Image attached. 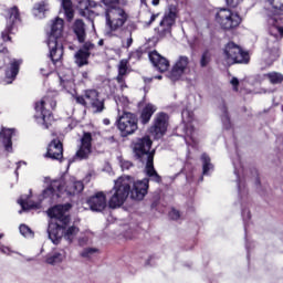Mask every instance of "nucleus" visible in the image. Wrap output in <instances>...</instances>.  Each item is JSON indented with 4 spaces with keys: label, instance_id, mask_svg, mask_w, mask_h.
Returning a JSON list of instances; mask_svg holds the SVG:
<instances>
[{
    "label": "nucleus",
    "instance_id": "4c0bfd02",
    "mask_svg": "<svg viewBox=\"0 0 283 283\" xmlns=\"http://www.w3.org/2000/svg\"><path fill=\"white\" fill-rule=\"evenodd\" d=\"M209 63H211V52L205 51L201 54L199 65H200V67H207V65H209Z\"/></svg>",
    "mask_w": 283,
    "mask_h": 283
},
{
    "label": "nucleus",
    "instance_id": "ea45409f",
    "mask_svg": "<svg viewBox=\"0 0 283 283\" xmlns=\"http://www.w3.org/2000/svg\"><path fill=\"white\" fill-rule=\"evenodd\" d=\"M169 35H171V29H169V27H161L159 24L158 32H157L158 39H165Z\"/></svg>",
    "mask_w": 283,
    "mask_h": 283
},
{
    "label": "nucleus",
    "instance_id": "a211bd4d",
    "mask_svg": "<svg viewBox=\"0 0 283 283\" xmlns=\"http://www.w3.org/2000/svg\"><path fill=\"white\" fill-rule=\"evenodd\" d=\"M148 59L159 72H167V70H169V60L160 55L158 51L150 52Z\"/></svg>",
    "mask_w": 283,
    "mask_h": 283
},
{
    "label": "nucleus",
    "instance_id": "b1692460",
    "mask_svg": "<svg viewBox=\"0 0 283 283\" xmlns=\"http://www.w3.org/2000/svg\"><path fill=\"white\" fill-rule=\"evenodd\" d=\"M282 36H274V45L272 48L269 46L268 50L264 52V56H269L266 63H269L270 65L271 63H273V61H277V59H280V44L277 43V40L282 39Z\"/></svg>",
    "mask_w": 283,
    "mask_h": 283
},
{
    "label": "nucleus",
    "instance_id": "9b49d317",
    "mask_svg": "<svg viewBox=\"0 0 283 283\" xmlns=\"http://www.w3.org/2000/svg\"><path fill=\"white\" fill-rule=\"evenodd\" d=\"M167 127H169V115L163 112L157 113L149 128V133L155 138H163L167 134Z\"/></svg>",
    "mask_w": 283,
    "mask_h": 283
},
{
    "label": "nucleus",
    "instance_id": "39448f33",
    "mask_svg": "<svg viewBox=\"0 0 283 283\" xmlns=\"http://www.w3.org/2000/svg\"><path fill=\"white\" fill-rule=\"evenodd\" d=\"M268 2L272 12L268 18L269 32L271 36L277 39V36L283 35V0H268Z\"/></svg>",
    "mask_w": 283,
    "mask_h": 283
},
{
    "label": "nucleus",
    "instance_id": "aec40b11",
    "mask_svg": "<svg viewBox=\"0 0 283 283\" xmlns=\"http://www.w3.org/2000/svg\"><path fill=\"white\" fill-rule=\"evenodd\" d=\"M14 128L6 127H2L0 130V144L9 154H12V137L14 136Z\"/></svg>",
    "mask_w": 283,
    "mask_h": 283
},
{
    "label": "nucleus",
    "instance_id": "bf43d9fd",
    "mask_svg": "<svg viewBox=\"0 0 283 283\" xmlns=\"http://www.w3.org/2000/svg\"><path fill=\"white\" fill-rule=\"evenodd\" d=\"M151 3L153 6H160V0H153Z\"/></svg>",
    "mask_w": 283,
    "mask_h": 283
},
{
    "label": "nucleus",
    "instance_id": "5701e85b",
    "mask_svg": "<svg viewBox=\"0 0 283 283\" xmlns=\"http://www.w3.org/2000/svg\"><path fill=\"white\" fill-rule=\"evenodd\" d=\"M158 111V107L151 103L146 104L140 113V123L143 125H147V123H149L151 120V117L154 116V114H156V112Z\"/></svg>",
    "mask_w": 283,
    "mask_h": 283
},
{
    "label": "nucleus",
    "instance_id": "4be33fe9",
    "mask_svg": "<svg viewBox=\"0 0 283 283\" xmlns=\"http://www.w3.org/2000/svg\"><path fill=\"white\" fill-rule=\"evenodd\" d=\"M48 46L50 50V59L51 61L56 64L59 61L63 59V42H54L52 45L51 42H48Z\"/></svg>",
    "mask_w": 283,
    "mask_h": 283
},
{
    "label": "nucleus",
    "instance_id": "4d7b16f0",
    "mask_svg": "<svg viewBox=\"0 0 283 283\" xmlns=\"http://www.w3.org/2000/svg\"><path fill=\"white\" fill-rule=\"evenodd\" d=\"M237 185H238L239 191H242V179H237Z\"/></svg>",
    "mask_w": 283,
    "mask_h": 283
},
{
    "label": "nucleus",
    "instance_id": "72a5a7b5",
    "mask_svg": "<svg viewBox=\"0 0 283 283\" xmlns=\"http://www.w3.org/2000/svg\"><path fill=\"white\" fill-rule=\"evenodd\" d=\"M46 10H48V4L42 1L34 6L33 14L34 17H38V19H43V17H45Z\"/></svg>",
    "mask_w": 283,
    "mask_h": 283
},
{
    "label": "nucleus",
    "instance_id": "1a4fd4ad",
    "mask_svg": "<svg viewBox=\"0 0 283 283\" xmlns=\"http://www.w3.org/2000/svg\"><path fill=\"white\" fill-rule=\"evenodd\" d=\"M223 54L228 65H233V63L247 65V63L250 61L249 52L243 51L240 45H237L233 42H229L226 45Z\"/></svg>",
    "mask_w": 283,
    "mask_h": 283
},
{
    "label": "nucleus",
    "instance_id": "c9c22d12",
    "mask_svg": "<svg viewBox=\"0 0 283 283\" xmlns=\"http://www.w3.org/2000/svg\"><path fill=\"white\" fill-rule=\"evenodd\" d=\"M234 174L237 178H241V176H252V178H258V176H260L258 168H251L250 170H247V172H244L243 168H241V170L235 169Z\"/></svg>",
    "mask_w": 283,
    "mask_h": 283
},
{
    "label": "nucleus",
    "instance_id": "e433bc0d",
    "mask_svg": "<svg viewBox=\"0 0 283 283\" xmlns=\"http://www.w3.org/2000/svg\"><path fill=\"white\" fill-rule=\"evenodd\" d=\"M265 76L270 81V83H272V85H277L283 82L282 73L271 72L268 73Z\"/></svg>",
    "mask_w": 283,
    "mask_h": 283
},
{
    "label": "nucleus",
    "instance_id": "f8f14e48",
    "mask_svg": "<svg viewBox=\"0 0 283 283\" xmlns=\"http://www.w3.org/2000/svg\"><path fill=\"white\" fill-rule=\"evenodd\" d=\"M99 8H103V6L94 0H81L78 2L80 15L88 19L92 22L94 21L95 17L101 14L98 11Z\"/></svg>",
    "mask_w": 283,
    "mask_h": 283
},
{
    "label": "nucleus",
    "instance_id": "09e8293b",
    "mask_svg": "<svg viewBox=\"0 0 283 283\" xmlns=\"http://www.w3.org/2000/svg\"><path fill=\"white\" fill-rule=\"evenodd\" d=\"M242 0H226L227 6H229L230 8H238V6H240V2Z\"/></svg>",
    "mask_w": 283,
    "mask_h": 283
},
{
    "label": "nucleus",
    "instance_id": "dca6fc26",
    "mask_svg": "<svg viewBox=\"0 0 283 283\" xmlns=\"http://www.w3.org/2000/svg\"><path fill=\"white\" fill-rule=\"evenodd\" d=\"M91 154H92V134L84 133L81 139V146L75 154V158H78V160H86V158H90Z\"/></svg>",
    "mask_w": 283,
    "mask_h": 283
},
{
    "label": "nucleus",
    "instance_id": "423d86ee",
    "mask_svg": "<svg viewBox=\"0 0 283 283\" xmlns=\"http://www.w3.org/2000/svg\"><path fill=\"white\" fill-rule=\"evenodd\" d=\"M75 101L78 105L92 109L93 114H103L105 112V99L102 98L101 93L96 90H86L84 95L76 96Z\"/></svg>",
    "mask_w": 283,
    "mask_h": 283
},
{
    "label": "nucleus",
    "instance_id": "20e7f679",
    "mask_svg": "<svg viewBox=\"0 0 283 283\" xmlns=\"http://www.w3.org/2000/svg\"><path fill=\"white\" fill-rule=\"evenodd\" d=\"M106 19V28L108 31L106 34L112 36L114 32H118V30H123V25H125L129 19V14L125 9L120 7H111L105 11Z\"/></svg>",
    "mask_w": 283,
    "mask_h": 283
},
{
    "label": "nucleus",
    "instance_id": "7c9ffc66",
    "mask_svg": "<svg viewBox=\"0 0 283 283\" xmlns=\"http://www.w3.org/2000/svg\"><path fill=\"white\" fill-rule=\"evenodd\" d=\"M81 229L74 224L71 227H66L64 230V239H66V241L72 244L74 242V238L78 235Z\"/></svg>",
    "mask_w": 283,
    "mask_h": 283
},
{
    "label": "nucleus",
    "instance_id": "9d476101",
    "mask_svg": "<svg viewBox=\"0 0 283 283\" xmlns=\"http://www.w3.org/2000/svg\"><path fill=\"white\" fill-rule=\"evenodd\" d=\"M117 129L122 136H132L138 130V118L134 113L125 112L117 119Z\"/></svg>",
    "mask_w": 283,
    "mask_h": 283
},
{
    "label": "nucleus",
    "instance_id": "e2e57ef3",
    "mask_svg": "<svg viewBox=\"0 0 283 283\" xmlns=\"http://www.w3.org/2000/svg\"><path fill=\"white\" fill-rule=\"evenodd\" d=\"M103 123H104V125H109V119H107V118H105L104 120H103Z\"/></svg>",
    "mask_w": 283,
    "mask_h": 283
},
{
    "label": "nucleus",
    "instance_id": "6e6552de",
    "mask_svg": "<svg viewBox=\"0 0 283 283\" xmlns=\"http://www.w3.org/2000/svg\"><path fill=\"white\" fill-rule=\"evenodd\" d=\"M216 21L222 30H235L242 23V18L237 12L223 8L217 12Z\"/></svg>",
    "mask_w": 283,
    "mask_h": 283
},
{
    "label": "nucleus",
    "instance_id": "58836bf2",
    "mask_svg": "<svg viewBox=\"0 0 283 283\" xmlns=\"http://www.w3.org/2000/svg\"><path fill=\"white\" fill-rule=\"evenodd\" d=\"M63 262V254L55 252L53 255L46 258V264H59Z\"/></svg>",
    "mask_w": 283,
    "mask_h": 283
},
{
    "label": "nucleus",
    "instance_id": "a18cd8bd",
    "mask_svg": "<svg viewBox=\"0 0 283 283\" xmlns=\"http://www.w3.org/2000/svg\"><path fill=\"white\" fill-rule=\"evenodd\" d=\"M96 48V45L90 41L84 42V44L82 45L83 52H90L92 54V50H94Z\"/></svg>",
    "mask_w": 283,
    "mask_h": 283
},
{
    "label": "nucleus",
    "instance_id": "680f3d73",
    "mask_svg": "<svg viewBox=\"0 0 283 283\" xmlns=\"http://www.w3.org/2000/svg\"><path fill=\"white\" fill-rule=\"evenodd\" d=\"M122 90H125L127 87V84H125V81L123 84H119Z\"/></svg>",
    "mask_w": 283,
    "mask_h": 283
},
{
    "label": "nucleus",
    "instance_id": "864d4df0",
    "mask_svg": "<svg viewBox=\"0 0 283 283\" xmlns=\"http://www.w3.org/2000/svg\"><path fill=\"white\" fill-rule=\"evenodd\" d=\"M120 0H103L105 6H114V3H118Z\"/></svg>",
    "mask_w": 283,
    "mask_h": 283
},
{
    "label": "nucleus",
    "instance_id": "ddd939ff",
    "mask_svg": "<svg viewBox=\"0 0 283 283\" xmlns=\"http://www.w3.org/2000/svg\"><path fill=\"white\" fill-rule=\"evenodd\" d=\"M189 63H191L189 56L179 55L169 73V78L171 81H180L187 70H189Z\"/></svg>",
    "mask_w": 283,
    "mask_h": 283
},
{
    "label": "nucleus",
    "instance_id": "338daca9",
    "mask_svg": "<svg viewBox=\"0 0 283 283\" xmlns=\"http://www.w3.org/2000/svg\"><path fill=\"white\" fill-rule=\"evenodd\" d=\"M155 181L156 182H163V179L161 178H156Z\"/></svg>",
    "mask_w": 283,
    "mask_h": 283
},
{
    "label": "nucleus",
    "instance_id": "4468645a",
    "mask_svg": "<svg viewBox=\"0 0 283 283\" xmlns=\"http://www.w3.org/2000/svg\"><path fill=\"white\" fill-rule=\"evenodd\" d=\"M21 21L19 17V8L13 7L8 10L7 28L1 32L2 41H10V34L14 28L15 23Z\"/></svg>",
    "mask_w": 283,
    "mask_h": 283
},
{
    "label": "nucleus",
    "instance_id": "bb28decb",
    "mask_svg": "<svg viewBox=\"0 0 283 283\" xmlns=\"http://www.w3.org/2000/svg\"><path fill=\"white\" fill-rule=\"evenodd\" d=\"M176 8H170L164 15L163 20L160 21V27H166L171 30L174 24L176 23Z\"/></svg>",
    "mask_w": 283,
    "mask_h": 283
},
{
    "label": "nucleus",
    "instance_id": "2f4dec72",
    "mask_svg": "<svg viewBox=\"0 0 283 283\" xmlns=\"http://www.w3.org/2000/svg\"><path fill=\"white\" fill-rule=\"evenodd\" d=\"M18 205L22 207L23 211H30L32 209H41V202L28 201L25 199H19Z\"/></svg>",
    "mask_w": 283,
    "mask_h": 283
},
{
    "label": "nucleus",
    "instance_id": "6ab92c4d",
    "mask_svg": "<svg viewBox=\"0 0 283 283\" xmlns=\"http://www.w3.org/2000/svg\"><path fill=\"white\" fill-rule=\"evenodd\" d=\"M48 158H52V160H63V144L59 139H53L49 146L46 151Z\"/></svg>",
    "mask_w": 283,
    "mask_h": 283
},
{
    "label": "nucleus",
    "instance_id": "7ed1b4c3",
    "mask_svg": "<svg viewBox=\"0 0 283 283\" xmlns=\"http://www.w3.org/2000/svg\"><path fill=\"white\" fill-rule=\"evenodd\" d=\"M151 138L149 136H144L138 138L134 143V153L142 163H146L145 174L148 178H160L156 168H154V154L155 150H151Z\"/></svg>",
    "mask_w": 283,
    "mask_h": 283
},
{
    "label": "nucleus",
    "instance_id": "de8ad7c7",
    "mask_svg": "<svg viewBox=\"0 0 283 283\" xmlns=\"http://www.w3.org/2000/svg\"><path fill=\"white\" fill-rule=\"evenodd\" d=\"M96 251H98V250L94 249V248H86L83 250L81 255H82V258H90V255H92V253H96Z\"/></svg>",
    "mask_w": 283,
    "mask_h": 283
},
{
    "label": "nucleus",
    "instance_id": "37998d69",
    "mask_svg": "<svg viewBox=\"0 0 283 283\" xmlns=\"http://www.w3.org/2000/svg\"><path fill=\"white\" fill-rule=\"evenodd\" d=\"M132 43H134V38H132V32H129L128 38L126 40H122V48L129 50V48H132Z\"/></svg>",
    "mask_w": 283,
    "mask_h": 283
},
{
    "label": "nucleus",
    "instance_id": "393cba45",
    "mask_svg": "<svg viewBox=\"0 0 283 283\" xmlns=\"http://www.w3.org/2000/svg\"><path fill=\"white\" fill-rule=\"evenodd\" d=\"M73 32H74L78 43H85L87 33L85 32V22H83V20H76L74 22Z\"/></svg>",
    "mask_w": 283,
    "mask_h": 283
},
{
    "label": "nucleus",
    "instance_id": "f704fd0d",
    "mask_svg": "<svg viewBox=\"0 0 283 283\" xmlns=\"http://www.w3.org/2000/svg\"><path fill=\"white\" fill-rule=\"evenodd\" d=\"M62 8H63L69 21H72V19H74V10L72 9V0H62Z\"/></svg>",
    "mask_w": 283,
    "mask_h": 283
},
{
    "label": "nucleus",
    "instance_id": "f3484780",
    "mask_svg": "<svg viewBox=\"0 0 283 283\" xmlns=\"http://www.w3.org/2000/svg\"><path fill=\"white\" fill-rule=\"evenodd\" d=\"M63 25L64 21L61 18H56L52 21L51 33L49 35L48 42H51V45H54V42H63Z\"/></svg>",
    "mask_w": 283,
    "mask_h": 283
},
{
    "label": "nucleus",
    "instance_id": "49530a36",
    "mask_svg": "<svg viewBox=\"0 0 283 283\" xmlns=\"http://www.w3.org/2000/svg\"><path fill=\"white\" fill-rule=\"evenodd\" d=\"M168 216L170 220H180V211H178L176 208H172Z\"/></svg>",
    "mask_w": 283,
    "mask_h": 283
},
{
    "label": "nucleus",
    "instance_id": "a19ab883",
    "mask_svg": "<svg viewBox=\"0 0 283 283\" xmlns=\"http://www.w3.org/2000/svg\"><path fill=\"white\" fill-rule=\"evenodd\" d=\"M19 231L21 235H23L24 238H30V235L34 234V232H32V229L23 223L20 224Z\"/></svg>",
    "mask_w": 283,
    "mask_h": 283
},
{
    "label": "nucleus",
    "instance_id": "13d9d810",
    "mask_svg": "<svg viewBox=\"0 0 283 283\" xmlns=\"http://www.w3.org/2000/svg\"><path fill=\"white\" fill-rule=\"evenodd\" d=\"M92 176H96V171L90 170V172H88V175L86 176V178H92Z\"/></svg>",
    "mask_w": 283,
    "mask_h": 283
},
{
    "label": "nucleus",
    "instance_id": "0e129e2a",
    "mask_svg": "<svg viewBox=\"0 0 283 283\" xmlns=\"http://www.w3.org/2000/svg\"><path fill=\"white\" fill-rule=\"evenodd\" d=\"M41 74H43V76H48V74H50V73H45V71L43 69H41Z\"/></svg>",
    "mask_w": 283,
    "mask_h": 283
},
{
    "label": "nucleus",
    "instance_id": "473e14b6",
    "mask_svg": "<svg viewBox=\"0 0 283 283\" xmlns=\"http://www.w3.org/2000/svg\"><path fill=\"white\" fill-rule=\"evenodd\" d=\"M220 111L222 113L221 120L223 123L224 129H231V118L229 117V112L227 111V104L222 103Z\"/></svg>",
    "mask_w": 283,
    "mask_h": 283
},
{
    "label": "nucleus",
    "instance_id": "0eeeda50",
    "mask_svg": "<svg viewBox=\"0 0 283 283\" xmlns=\"http://www.w3.org/2000/svg\"><path fill=\"white\" fill-rule=\"evenodd\" d=\"M55 107L56 101L50 95L44 96L40 102L35 104V118L42 123L44 129H49L50 125H52L54 117L52 116V112H50V109H54Z\"/></svg>",
    "mask_w": 283,
    "mask_h": 283
},
{
    "label": "nucleus",
    "instance_id": "6e6d98bb",
    "mask_svg": "<svg viewBox=\"0 0 283 283\" xmlns=\"http://www.w3.org/2000/svg\"><path fill=\"white\" fill-rule=\"evenodd\" d=\"M154 21H156V14H153V15L150 17V20H149L148 22H146V25L153 24Z\"/></svg>",
    "mask_w": 283,
    "mask_h": 283
},
{
    "label": "nucleus",
    "instance_id": "f257e3e1",
    "mask_svg": "<svg viewBox=\"0 0 283 283\" xmlns=\"http://www.w3.org/2000/svg\"><path fill=\"white\" fill-rule=\"evenodd\" d=\"M148 190L149 178H144L143 180L134 182L133 189L129 184L125 182L124 178H118L115 180V192L108 201V207L109 209H118V207H123V205H125V200L129 198V193L132 200H144Z\"/></svg>",
    "mask_w": 283,
    "mask_h": 283
},
{
    "label": "nucleus",
    "instance_id": "79ce46f5",
    "mask_svg": "<svg viewBox=\"0 0 283 283\" xmlns=\"http://www.w3.org/2000/svg\"><path fill=\"white\" fill-rule=\"evenodd\" d=\"M118 74L120 76H127V60H122L118 64Z\"/></svg>",
    "mask_w": 283,
    "mask_h": 283
},
{
    "label": "nucleus",
    "instance_id": "cd10ccee",
    "mask_svg": "<svg viewBox=\"0 0 283 283\" xmlns=\"http://www.w3.org/2000/svg\"><path fill=\"white\" fill-rule=\"evenodd\" d=\"M91 54H92L91 52H85L83 50H78L74 54L75 64L77 65V67H83L84 65H90V55Z\"/></svg>",
    "mask_w": 283,
    "mask_h": 283
},
{
    "label": "nucleus",
    "instance_id": "8fccbe9b",
    "mask_svg": "<svg viewBox=\"0 0 283 283\" xmlns=\"http://www.w3.org/2000/svg\"><path fill=\"white\" fill-rule=\"evenodd\" d=\"M130 167H133L132 161H127V160L120 161L122 171H125V169H129Z\"/></svg>",
    "mask_w": 283,
    "mask_h": 283
},
{
    "label": "nucleus",
    "instance_id": "f03ea898",
    "mask_svg": "<svg viewBox=\"0 0 283 283\" xmlns=\"http://www.w3.org/2000/svg\"><path fill=\"white\" fill-rule=\"evenodd\" d=\"M72 209V203L56 205L48 210V216L55 222L49 223L48 233L53 244H61V240L65 238V229L70 227L72 217L67 211Z\"/></svg>",
    "mask_w": 283,
    "mask_h": 283
},
{
    "label": "nucleus",
    "instance_id": "3c124183",
    "mask_svg": "<svg viewBox=\"0 0 283 283\" xmlns=\"http://www.w3.org/2000/svg\"><path fill=\"white\" fill-rule=\"evenodd\" d=\"M0 56H8V48L3 45V41L0 40Z\"/></svg>",
    "mask_w": 283,
    "mask_h": 283
},
{
    "label": "nucleus",
    "instance_id": "69168bd1",
    "mask_svg": "<svg viewBox=\"0 0 283 283\" xmlns=\"http://www.w3.org/2000/svg\"><path fill=\"white\" fill-rule=\"evenodd\" d=\"M144 81H145L146 83H147V82H148V83H151V81H154V78H151V77H150V78H144Z\"/></svg>",
    "mask_w": 283,
    "mask_h": 283
},
{
    "label": "nucleus",
    "instance_id": "a878e982",
    "mask_svg": "<svg viewBox=\"0 0 283 283\" xmlns=\"http://www.w3.org/2000/svg\"><path fill=\"white\" fill-rule=\"evenodd\" d=\"M19 65H21V61L13 60L10 67L6 71L4 81L7 85H10V83L17 78V74H19Z\"/></svg>",
    "mask_w": 283,
    "mask_h": 283
},
{
    "label": "nucleus",
    "instance_id": "603ef678",
    "mask_svg": "<svg viewBox=\"0 0 283 283\" xmlns=\"http://www.w3.org/2000/svg\"><path fill=\"white\" fill-rule=\"evenodd\" d=\"M230 83L233 86V92H238V86L240 85V80H238V77H232Z\"/></svg>",
    "mask_w": 283,
    "mask_h": 283
},
{
    "label": "nucleus",
    "instance_id": "c756f323",
    "mask_svg": "<svg viewBox=\"0 0 283 283\" xmlns=\"http://www.w3.org/2000/svg\"><path fill=\"white\" fill-rule=\"evenodd\" d=\"M65 189V179H53L51 185L43 193L51 191V193H61Z\"/></svg>",
    "mask_w": 283,
    "mask_h": 283
},
{
    "label": "nucleus",
    "instance_id": "5fc2aeb1",
    "mask_svg": "<svg viewBox=\"0 0 283 283\" xmlns=\"http://www.w3.org/2000/svg\"><path fill=\"white\" fill-rule=\"evenodd\" d=\"M116 81H117V83L118 84H123V83H125V75H117L116 76Z\"/></svg>",
    "mask_w": 283,
    "mask_h": 283
},
{
    "label": "nucleus",
    "instance_id": "412c9836",
    "mask_svg": "<svg viewBox=\"0 0 283 283\" xmlns=\"http://www.w3.org/2000/svg\"><path fill=\"white\" fill-rule=\"evenodd\" d=\"M181 118L184 123V132L188 138L193 137V112H190L189 109H184L181 113Z\"/></svg>",
    "mask_w": 283,
    "mask_h": 283
},
{
    "label": "nucleus",
    "instance_id": "052dcab7",
    "mask_svg": "<svg viewBox=\"0 0 283 283\" xmlns=\"http://www.w3.org/2000/svg\"><path fill=\"white\" fill-rule=\"evenodd\" d=\"M82 76H83V78H88V73L87 72H83Z\"/></svg>",
    "mask_w": 283,
    "mask_h": 283
},
{
    "label": "nucleus",
    "instance_id": "c03bdc74",
    "mask_svg": "<svg viewBox=\"0 0 283 283\" xmlns=\"http://www.w3.org/2000/svg\"><path fill=\"white\" fill-rule=\"evenodd\" d=\"M73 189V193H81L83 189H85V186L83 185V181H74Z\"/></svg>",
    "mask_w": 283,
    "mask_h": 283
},
{
    "label": "nucleus",
    "instance_id": "2eb2a0df",
    "mask_svg": "<svg viewBox=\"0 0 283 283\" xmlns=\"http://www.w3.org/2000/svg\"><path fill=\"white\" fill-rule=\"evenodd\" d=\"M86 205H88L91 211L101 213V211H105L107 208V197L103 191L96 192L87 198Z\"/></svg>",
    "mask_w": 283,
    "mask_h": 283
},
{
    "label": "nucleus",
    "instance_id": "c85d7f7f",
    "mask_svg": "<svg viewBox=\"0 0 283 283\" xmlns=\"http://www.w3.org/2000/svg\"><path fill=\"white\" fill-rule=\"evenodd\" d=\"M202 163V176H211L213 174L214 167L211 164V158L207 154L201 155Z\"/></svg>",
    "mask_w": 283,
    "mask_h": 283
},
{
    "label": "nucleus",
    "instance_id": "774afa93",
    "mask_svg": "<svg viewBox=\"0 0 283 283\" xmlns=\"http://www.w3.org/2000/svg\"><path fill=\"white\" fill-rule=\"evenodd\" d=\"M104 41L103 40H99L98 41V45H103Z\"/></svg>",
    "mask_w": 283,
    "mask_h": 283
}]
</instances>
